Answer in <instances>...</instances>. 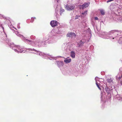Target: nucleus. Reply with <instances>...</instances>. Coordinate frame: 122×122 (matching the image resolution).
<instances>
[{"mask_svg": "<svg viewBox=\"0 0 122 122\" xmlns=\"http://www.w3.org/2000/svg\"><path fill=\"white\" fill-rule=\"evenodd\" d=\"M1 28H2V29L3 30V31L4 32V33L5 34L6 37L7 36V35L5 33V32L4 30V27L3 26H2L1 27Z\"/></svg>", "mask_w": 122, "mask_h": 122, "instance_id": "nucleus-29", "label": "nucleus"}, {"mask_svg": "<svg viewBox=\"0 0 122 122\" xmlns=\"http://www.w3.org/2000/svg\"><path fill=\"white\" fill-rule=\"evenodd\" d=\"M120 83L121 85H122V80H120Z\"/></svg>", "mask_w": 122, "mask_h": 122, "instance_id": "nucleus-35", "label": "nucleus"}, {"mask_svg": "<svg viewBox=\"0 0 122 122\" xmlns=\"http://www.w3.org/2000/svg\"><path fill=\"white\" fill-rule=\"evenodd\" d=\"M67 37L75 38L76 36V34L73 32H69L66 35Z\"/></svg>", "mask_w": 122, "mask_h": 122, "instance_id": "nucleus-9", "label": "nucleus"}, {"mask_svg": "<svg viewBox=\"0 0 122 122\" xmlns=\"http://www.w3.org/2000/svg\"><path fill=\"white\" fill-rule=\"evenodd\" d=\"M102 81H104V80H102Z\"/></svg>", "mask_w": 122, "mask_h": 122, "instance_id": "nucleus-40", "label": "nucleus"}, {"mask_svg": "<svg viewBox=\"0 0 122 122\" xmlns=\"http://www.w3.org/2000/svg\"><path fill=\"white\" fill-rule=\"evenodd\" d=\"M50 24L52 27H54L57 25V22L55 20H52L51 21Z\"/></svg>", "mask_w": 122, "mask_h": 122, "instance_id": "nucleus-12", "label": "nucleus"}, {"mask_svg": "<svg viewBox=\"0 0 122 122\" xmlns=\"http://www.w3.org/2000/svg\"><path fill=\"white\" fill-rule=\"evenodd\" d=\"M55 63L57 64L59 68L62 66L64 65L63 62V61H56Z\"/></svg>", "mask_w": 122, "mask_h": 122, "instance_id": "nucleus-11", "label": "nucleus"}, {"mask_svg": "<svg viewBox=\"0 0 122 122\" xmlns=\"http://www.w3.org/2000/svg\"><path fill=\"white\" fill-rule=\"evenodd\" d=\"M15 34L18 36L20 37L22 40L26 43H27L29 45H30L33 46H38V39L35 41H32L31 40H28L26 39L23 35L19 34V32L16 31H14V32Z\"/></svg>", "mask_w": 122, "mask_h": 122, "instance_id": "nucleus-4", "label": "nucleus"}, {"mask_svg": "<svg viewBox=\"0 0 122 122\" xmlns=\"http://www.w3.org/2000/svg\"><path fill=\"white\" fill-rule=\"evenodd\" d=\"M1 28H2V29L3 30V31L4 32V33L5 34L6 37L7 36V35L5 33V32L4 30V27L3 26H2L1 27Z\"/></svg>", "mask_w": 122, "mask_h": 122, "instance_id": "nucleus-30", "label": "nucleus"}, {"mask_svg": "<svg viewBox=\"0 0 122 122\" xmlns=\"http://www.w3.org/2000/svg\"><path fill=\"white\" fill-rule=\"evenodd\" d=\"M71 61V58H66L64 60V62L66 63H68L70 62Z\"/></svg>", "mask_w": 122, "mask_h": 122, "instance_id": "nucleus-16", "label": "nucleus"}, {"mask_svg": "<svg viewBox=\"0 0 122 122\" xmlns=\"http://www.w3.org/2000/svg\"><path fill=\"white\" fill-rule=\"evenodd\" d=\"M121 35V31L118 30H115L111 31L108 33L104 31L102 33L100 36L103 38L112 39L114 41L117 40L119 43H122V37H119Z\"/></svg>", "mask_w": 122, "mask_h": 122, "instance_id": "nucleus-2", "label": "nucleus"}, {"mask_svg": "<svg viewBox=\"0 0 122 122\" xmlns=\"http://www.w3.org/2000/svg\"><path fill=\"white\" fill-rule=\"evenodd\" d=\"M105 92H102L101 93V99L102 100L103 99V98L104 97H105Z\"/></svg>", "mask_w": 122, "mask_h": 122, "instance_id": "nucleus-18", "label": "nucleus"}, {"mask_svg": "<svg viewBox=\"0 0 122 122\" xmlns=\"http://www.w3.org/2000/svg\"><path fill=\"white\" fill-rule=\"evenodd\" d=\"M112 94H113V93ZM114 95L115 96H117L118 95V92L116 90H115L114 91Z\"/></svg>", "mask_w": 122, "mask_h": 122, "instance_id": "nucleus-25", "label": "nucleus"}, {"mask_svg": "<svg viewBox=\"0 0 122 122\" xmlns=\"http://www.w3.org/2000/svg\"><path fill=\"white\" fill-rule=\"evenodd\" d=\"M111 20L112 21L115 20L122 22V15L118 16L116 14H114L113 16L111 18Z\"/></svg>", "mask_w": 122, "mask_h": 122, "instance_id": "nucleus-6", "label": "nucleus"}, {"mask_svg": "<svg viewBox=\"0 0 122 122\" xmlns=\"http://www.w3.org/2000/svg\"><path fill=\"white\" fill-rule=\"evenodd\" d=\"M36 18L35 17H31V20L30 21V22L31 23H32L34 21V19H36Z\"/></svg>", "mask_w": 122, "mask_h": 122, "instance_id": "nucleus-27", "label": "nucleus"}, {"mask_svg": "<svg viewBox=\"0 0 122 122\" xmlns=\"http://www.w3.org/2000/svg\"><path fill=\"white\" fill-rule=\"evenodd\" d=\"M83 42L82 41H81L79 43V46H81L83 45Z\"/></svg>", "mask_w": 122, "mask_h": 122, "instance_id": "nucleus-23", "label": "nucleus"}, {"mask_svg": "<svg viewBox=\"0 0 122 122\" xmlns=\"http://www.w3.org/2000/svg\"><path fill=\"white\" fill-rule=\"evenodd\" d=\"M8 45L11 48L14 50L15 52L17 53H25L27 50H28L29 51H33L35 52L34 53L36 54L37 55H39L41 56L42 57L45 58H46L47 57V58H49V59L51 60H52L54 59L55 58L54 57H48V56H49L48 54H47L41 52L39 51H38L32 48H28L26 49V50H23L20 46H16L13 43H11L8 44Z\"/></svg>", "mask_w": 122, "mask_h": 122, "instance_id": "nucleus-1", "label": "nucleus"}, {"mask_svg": "<svg viewBox=\"0 0 122 122\" xmlns=\"http://www.w3.org/2000/svg\"><path fill=\"white\" fill-rule=\"evenodd\" d=\"M2 26V25L1 24L0 25V26L1 27Z\"/></svg>", "mask_w": 122, "mask_h": 122, "instance_id": "nucleus-37", "label": "nucleus"}, {"mask_svg": "<svg viewBox=\"0 0 122 122\" xmlns=\"http://www.w3.org/2000/svg\"><path fill=\"white\" fill-rule=\"evenodd\" d=\"M54 7L55 8V12L56 13H57L59 9L60 8V13L61 15L62 13L64 12V10L60 6L57 4L56 6V5L54 6Z\"/></svg>", "mask_w": 122, "mask_h": 122, "instance_id": "nucleus-7", "label": "nucleus"}, {"mask_svg": "<svg viewBox=\"0 0 122 122\" xmlns=\"http://www.w3.org/2000/svg\"><path fill=\"white\" fill-rule=\"evenodd\" d=\"M82 14L83 15H84V12H82Z\"/></svg>", "mask_w": 122, "mask_h": 122, "instance_id": "nucleus-38", "label": "nucleus"}, {"mask_svg": "<svg viewBox=\"0 0 122 122\" xmlns=\"http://www.w3.org/2000/svg\"><path fill=\"white\" fill-rule=\"evenodd\" d=\"M57 34L56 31L52 30L49 33L48 35V38H44L45 40L44 41H47V42L48 43V44H52L55 43L57 41Z\"/></svg>", "mask_w": 122, "mask_h": 122, "instance_id": "nucleus-3", "label": "nucleus"}, {"mask_svg": "<svg viewBox=\"0 0 122 122\" xmlns=\"http://www.w3.org/2000/svg\"><path fill=\"white\" fill-rule=\"evenodd\" d=\"M91 59V58L89 57L88 56H86L85 59L84 60L86 61V60L87 61V63H88L89 61Z\"/></svg>", "mask_w": 122, "mask_h": 122, "instance_id": "nucleus-17", "label": "nucleus"}, {"mask_svg": "<svg viewBox=\"0 0 122 122\" xmlns=\"http://www.w3.org/2000/svg\"><path fill=\"white\" fill-rule=\"evenodd\" d=\"M90 2L84 3V8L87 7L90 5Z\"/></svg>", "mask_w": 122, "mask_h": 122, "instance_id": "nucleus-19", "label": "nucleus"}, {"mask_svg": "<svg viewBox=\"0 0 122 122\" xmlns=\"http://www.w3.org/2000/svg\"><path fill=\"white\" fill-rule=\"evenodd\" d=\"M92 36L91 30L89 28L85 30L84 31V43L89 42Z\"/></svg>", "mask_w": 122, "mask_h": 122, "instance_id": "nucleus-5", "label": "nucleus"}, {"mask_svg": "<svg viewBox=\"0 0 122 122\" xmlns=\"http://www.w3.org/2000/svg\"><path fill=\"white\" fill-rule=\"evenodd\" d=\"M75 53L73 51H71L70 53V56L73 58H74L75 57Z\"/></svg>", "mask_w": 122, "mask_h": 122, "instance_id": "nucleus-15", "label": "nucleus"}, {"mask_svg": "<svg viewBox=\"0 0 122 122\" xmlns=\"http://www.w3.org/2000/svg\"><path fill=\"white\" fill-rule=\"evenodd\" d=\"M99 78L97 77H96L95 78V80L96 81V82H97V81L99 80Z\"/></svg>", "mask_w": 122, "mask_h": 122, "instance_id": "nucleus-28", "label": "nucleus"}, {"mask_svg": "<svg viewBox=\"0 0 122 122\" xmlns=\"http://www.w3.org/2000/svg\"><path fill=\"white\" fill-rule=\"evenodd\" d=\"M17 27L18 28L20 29V23H19L17 25Z\"/></svg>", "mask_w": 122, "mask_h": 122, "instance_id": "nucleus-32", "label": "nucleus"}, {"mask_svg": "<svg viewBox=\"0 0 122 122\" xmlns=\"http://www.w3.org/2000/svg\"><path fill=\"white\" fill-rule=\"evenodd\" d=\"M79 7L80 9H83L84 8V4L82 5H79Z\"/></svg>", "mask_w": 122, "mask_h": 122, "instance_id": "nucleus-22", "label": "nucleus"}, {"mask_svg": "<svg viewBox=\"0 0 122 122\" xmlns=\"http://www.w3.org/2000/svg\"><path fill=\"white\" fill-rule=\"evenodd\" d=\"M94 18V20H98V18L97 17H95Z\"/></svg>", "mask_w": 122, "mask_h": 122, "instance_id": "nucleus-33", "label": "nucleus"}, {"mask_svg": "<svg viewBox=\"0 0 122 122\" xmlns=\"http://www.w3.org/2000/svg\"><path fill=\"white\" fill-rule=\"evenodd\" d=\"M30 38L32 40H34L36 39V37L34 35H32L30 36Z\"/></svg>", "mask_w": 122, "mask_h": 122, "instance_id": "nucleus-21", "label": "nucleus"}, {"mask_svg": "<svg viewBox=\"0 0 122 122\" xmlns=\"http://www.w3.org/2000/svg\"><path fill=\"white\" fill-rule=\"evenodd\" d=\"M65 7L67 10L70 11L74 9L75 7V6L74 5H66Z\"/></svg>", "mask_w": 122, "mask_h": 122, "instance_id": "nucleus-8", "label": "nucleus"}, {"mask_svg": "<svg viewBox=\"0 0 122 122\" xmlns=\"http://www.w3.org/2000/svg\"><path fill=\"white\" fill-rule=\"evenodd\" d=\"M79 15L78 16L77 15H76L75 17V19H78V17H79Z\"/></svg>", "mask_w": 122, "mask_h": 122, "instance_id": "nucleus-34", "label": "nucleus"}, {"mask_svg": "<svg viewBox=\"0 0 122 122\" xmlns=\"http://www.w3.org/2000/svg\"><path fill=\"white\" fill-rule=\"evenodd\" d=\"M81 16V17H83V16Z\"/></svg>", "mask_w": 122, "mask_h": 122, "instance_id": "nucleus-39", "label": "nucleus"}, {"mask_svg": "<svg viewBox=\"0 0 122 122\" xmlns=\"http://www.w3.org/2000/svg\"><path fill=\"white\" fill-rule=\"evenodd\" d=\"M38 47H41L43 45V44L44 43V42H43L41 41L40 39H38Z\"/></svg>", "mask_w": 122, "mask_h": 122, "instance_id": "nucleus-13", "label": "nucleus"}, {"mask_svg": "<svg viewBox=\"0 0 122 122\" xmlns=\"http://www.w3.org/2000/svg\"><path fill=\"white\" fill-rule=\"evenodd\" d=\"M113 79L111 78H108L107 79V82L111 84H112L113 83Z\"/></svg>", "mask_w": 122, "mask_h": 122, "instance_id": "nucleus-14", "label": "nucleus"}, {"mask_svg": "<svg viewBox=\"0 0 122 122\" xmlns=\"http://www.w3.org/2000/svg\"><path fill=\"white\" fill-rule=\"evenodd\" d=\"M96 84L98 87V88L100 90H101V88L99 87V84L98 83H97V82H96Z\"/></svg>", "mask_w": 122, "mask_h": 122, "instance_id": "nucleus-24", "label": "nucleus"}, {"mask_svg": "<svg viewBox=\"0 0 122 122\" xmlns=\"http://www.w3.org/2000/svg\"><path fill=\"white\" fill-rule=\"evenodd\" d=\"M56 1L57 2V4H58V1L59 0H56Z\"/></svg>", "mask_w": 122, "mask_h": 122, "instance_id": "nucleus-36", "label": "nucleus"}, {"mask_svg": "<svg viewBox=\"0 0 122 122\" xmlns=\"http://www.w3.org/2000/svg\"><path fill=\"white\" fill-rule=\"evenodd\" d=\"M100 11L102 15H104L105 14V11L104 10L102 9L100 10Z\"/></svg>", "mask_w": 122, "mask_h": 122, "instance_id": "nucleus-20", "label": "nucleus"}, {"mask_svg": "<svg viewBox=\"0 0 122 122\" xmlns=\"http://www.w3.org/2000/svg\"><path fill=\"white\" fill-rule=\"evenodd\" d=\"M118 7L119 9H120V10H121L122 8V5H119Z\"/></svg>", "mask_w": 122, "mask_h": 122, "instance_id": "nucleus-31", "label": "nucleus"}, {"mask_svg": "<svg viewBox=\"0 0 122 122\" xmlns=\"http://www.w3.org/2000/svg\"><path fill=\"white\" fill-rule=\"evenodd\" d=\"M88 15L87 11L86 10L84 11V17L85 16H86Z\"/></svg>", "mask_w": 122, "mask_h": 122, "instance_id": "nucleus-26", "label": "nucleus"}, {"mask_svg": "<svg viewBox=\"0 0 122 122\" xmlns=\"http://www.w3.org/2000/svg\"><path fill=\"white\" fill-rule=\"evenodd\" d=\"M106 87L105 88L106 91L108 93H110L112 92V87L111 86H109L108 87L106 85Z\"/></svg>", "mask_w": 122, "mask_h": 122, "instance_id": "nucleus-10", "label": "nucleus"}]
</instances>
